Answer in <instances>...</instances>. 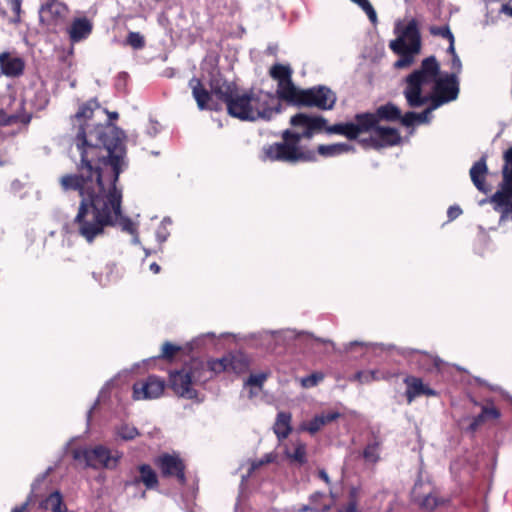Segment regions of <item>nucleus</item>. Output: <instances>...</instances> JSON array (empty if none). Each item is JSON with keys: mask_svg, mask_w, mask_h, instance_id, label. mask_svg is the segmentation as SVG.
Segmentation results:
<instances>
[{"mask_svg": "<svg viewBox=\"0 0 512 512\" xmlns=\"http://www.w3.org/2000/svg\"><path fill=\"white\" fill-rule=\"evenodd\" d=\"M100 107L96 99L83 103L75 118L84 120L75 136L80 156L77 172L63 175L59 182L63 191H77L81 198L73 226L88 243L104 234L106 227L120 226L134 233V224L122 212V189L117 187L120 174L127 168L126 147L122 132L112 125L87 123Z\"/></svg>", "mask_w": 512, "mask_h": 512, "instance_id": "obj_1", "label": "nucleus"}, {"mask_svg": "<svg viewBox=\"0 0 512 512\" xmlns=\"http://www.w3.org/2000/svg\"><path fill=\"white\" fill-rule=\"evenodd\" d=\"M402 93L410 108L422 107L428 101H434V107H440L457 99L459 80L455 73L441 75L438 60L429 56L404 78Z\"/></svg>", "mask_w": 512, "mask_h": 512, "instance_id": "obj_2", "label": "nucleus"}, {"mask_svg": "<svg viewBox=\"0 0 512 512\" xmlns=\"http://www.w3.org/2000/svg\"><path fill=\"white\" fill-rule=\"evenodd\" d=\"M326 122V119L322 116H309L304 113L292 116L290 124L302 131L284 130L282 133L283 142L273 143L263 149L265 159L288 163L310 160V154L305 152L300 146L302 139H310L315 132L322 131L323 129H326L328 133L344 135L345 123L326 127Z\"/></svg>", "mask_w": 512, "mask_h": 512, "instance_id": "obj_3", "label": "nucleus"}, {"mask_svg": "<svg viewBox=\"0 0 512 512\" xmlns=\"http://www.w3.org/2000/svg\"><path fill=\"white\" fill-rule=\"evenodd\" d=\"M227 113L242 121L270 120L280 112L281 104L273 94L264 92H238L227 104Z\"/></svg>", "mask_w": 512, "mask_h": 512, "instance_id": "obj_4", "label": "nucleus"}, {"mask_svg": "<svg viewBox=\"0 0 512 512\" xmlns=\"http://www.w3.org/2000/svg\"><path fill=\"white\" fill-rule=\"evenodd\" d=\"M395 33L398 36L390 41L389 48L399 56V59L394 62L393 67L395 69L409 68L414 64L415 57L421 51V35L417 20L411 19L403 28L400 27V23H397Z\"/></svg>", "mask_w": 512, "mask_h": 512, "instance_id": "obj_5", "label": "nucleus"}, {"mask_svg": "<svg viewBox=\"0 0 512 512\" xmlns=\"http://www.w3.org/2000/svg\"><path fill=\"white\" fill-rule=\"evenodd\" d=\"M72 457L87 468L115 470L123 457V453L98 444L75 448L72 450Z\"/></svg>", "mask_w": 512, "mask_h": 512, "instance_id": "obj_6", "label": "nucleus"}, {"mask_svg": "<svg viewBox=\"0 0 512 512\" xmlns=\"http://www.w3.org/2000/svg\"><path fill=\"white\" fill-rule=\"evenodd\" d=\"M503 182L501 188L492 196L491 201L502 217L512 220V147L504 154Z\"/></svg>", "mask_w": 512, "mask_h": 512, "instance_id": "obj_7", "label": "nucleus"}, {"mask_svg": "<svg viewBox=\"0 0 512 512\" xmlns=\"http://www.w3.org/2000/svg\"><path fill=\"white\" fill-rule=\"evenodd\" d=\"M39 21L51 31H57L65 25L69 8L59 0H44L39 7Z\"/></svg>", "mask_w": 512, "mask_h": 512, "instance_id": "obj_8", "label": "nucleus"}, {"mask_svg": "<svg viewBox=\"0 0 512 512\" xmlns=\"http://www.w3.org/2000/svg\"><path fill=\"white\" fill-rule=\"evenodd\" d=\"M301 106L317 107L321 110H331L336 102V94L326 86L312 87L303 90Z\"/></svg>", "mask_w": 512, "mask_h": 512, "instance_id": "obj_9", "label": "nucleus"}, {"mask_svg": "<svg viewBox=\"0 0 512 512\" xmlns=\"http://www.w3.org/2000/svg\"><path fill=\"white\" fill-rule=\"evenodd\" d=\"M154 463L159 468L162 477H176L180 484L186 483L185 464L178 455L164 453L158 456Z\"/></svg>", "mask_w": 512, "mask_h": 512, "instance_id": "obj_10", "label": "nucleus"}, {"mask_svg": "<svg viewBox=\"0 0 512 512\" xmlns=\"http://www.w3.org/2000/svg\"><path fill=\"white\" fill-rule=\"evenodd\" d=\"M165 381L155 375L148 376L143 381L133 385V398L135 400H148L159 398L165 389Z\"/></svg>", "mask_w": 512, "mask_h": 512, "instance_id": "obj_11", "label": "nucleus"}, {"mask_svg": "<svg viewBox=\"0 0 512 512\" xmlns=\"http://www.w3.org/2000/svg\"><path fill=\"white\" fill-rule=\"evenodd\" d=\"M169 387L181 398L198 399V392L193 388L187 368L170 372Z\"/></svg>", "mask_w": 512, "mask_h": 512, "instance_id": "obj_12", "label": "nucleus"}, {"mask_svg": "<svg viewBox=\"0 0 512 512\" xmlns=\"http://www.w3.org/2000/svg\"><path fill=\"white\" fill-rule=\"evenodd\" d=\"M143 484L146 489L152 490L158 487V477L149 464H140L135 470H130L129 478L124 481V487H136Z\"/></svg>", "mask_w": 512, "mask_h": 512, "instance_id": "obj_13", "label": "nucleus"}, {"mask_svg": "<svg viewBox=\"0 0 512 512\" xmlns=\"http://www.w3.org/2000/svg\"><path fill=\"white\" fill-rule=\"evenodd\" d=\"M401 136L396 128L376 127L370 135L369 142L374 148L390 147L399 144Z\"/></svg>", "mask_w": 512, "mask_h": 512, "instance_id": "obj_14", "label": "nucleus"}, {"mask_svg": "<svg viewBox=\"0 0 512 512\" xmlns=\"http://www.w3.org/2000/svg\"><path fill=\"white\" fill-rule=\"evenodd\" d=\"M425 484L419 480L414 484V487L411 492V497L413 502L418 504L421 508L425 510H433L439 504L438 498L432 493L431 488L427 491L422 492V488Z\"/></svg>", "mask_w": 512, "mask_h": 512, "instance_id": "obj_15", "label": "nucleus"}, {"mask_svg": "<svg viewBox=\"0 0 512 512\" xmlns=\"http://www.w3.org/2000/svg\"><path fill=\"white\" fill-rule=\"evenodd\" d=\"M25 63L22 58L13 56L9 52L0 53V71L8 77H18L24 71Z\"/></svg>", "mask_w": 512, "mask_h": 512, "instance_id": "obj_16", "label": "nucleus"}, {"mask_svg": "<svg viewBox=\"0 0 512 512\" xmlns=\"http://www.w3.org/2000/svg\"><path fill=\"white\" fill-rule=\"evenodd\" d=\"M93 23L86 17L75 18L69 26L67 32L69 39L73 43L80 42L89 37L92 33Z\"/></svg>", "mask_w": 512, "mask_h": 512, "instance_id": "obj_17", "label": "nucleus"}, {"mask_svg": "<svg viewBox=\"0 0 512 512\" xmlns=\"http://www.w3.org/2000/svg\"><path fill=\"white\" fill-rule=\"evenodd\" d=\"M211 89L213 94L227 104L239 91L234 82H228L223 79H213L211 81Z\"/></svg>", "mask_w": 512, "mask_h": 512, "instance_id": "obj_18", "label": "nucleus"}, {"mask_svg": "<svg viewBox=\"0 0 512 512\" xmlns=\"http://www.w3.org/2000/svg\"><path fill=\"white\" fill-rule=\"evenodd\" d=\"M404 383L407 385L405 395L408 403H411L416 397L420 395H436V392L428 386H425L420 378L408 376L404 379Z\"/></svg>", "mask_w": 512, "mask_h": 512, "instance_id": "obj_19", "label": "nucleus"}, {"mask_svg": "<svg viewBox=\"0 0 512 512\" xmlns=\"http://www.w3.org/2000/svg\"><path fill=\"white\" fill-rule=\"evenodd\" d=\"M487 173L488 169L485 157H481L477 162H475L469 171L471 181L475 187L483 193H488L490 191V189L485 185Z\"/></svg>", "mask_w": 512, "mask_h": 512, "instance_id": "obj_20", "label": "nucleus"}, {"mask_svg": "<svg viewBox=\"0 0 512 512\" xmlns=\"http://www.w3.org/2000/svg\"><path fill=\"white\" fill-rule=\"evenodd\" d=\"M339 417L340 413L337 411H329L327 413L318 414L309 422L303 423L300 426V430L307 431L310 434H315L321 430L323 426L337 420Z\"/></svg>", "mask_w": 512, "mask_h": 512, "instance_id": "obj_21", "label": "nucleus"}, {"mask_svg": "<svg viewBox=\"0 0 512 512\" xmlns=\"http://www.w3.org/2000/svg\"><path fill=\"white\" fill-rule=\"evenodd\" d=\"M277 95L279 99L286 100L292 104L301 106V98H302V92L303 90H300L295 87V85L292 82V79L278 84L277 87Z\"/></svg>", "mask_w": 512, "mask_h": 512, "instance_id": "obj_22", "label": "nucleus"}, {"mask_svg": "<svg viewBox=\"0 0 512 512\" xmlns=\"http://www.w3.org/2000/svg\"><path fill=\"white\" fill-rule=\"evenodd\" d=\"M14 103L17 105L15 109L10 110V120L13 124H23L27 126L33 117V111L27 109V102L24 98H21L17 103L15 97H13Z\"/></svg>", "mask_w": 512, "mask_h": 512, "instance_id": "obj_23", "label": "nucleus"}, {"mask_svg": "<svg viewBox=\"0 0 512 512\" xmlns=\"http://www.w3.org/2000/svg\"><path fill=\"white\" fill-rule=\"evenodd\" d=\"M292 415L289 412H279L277 414L273 431L279 441L286 439L292 431Z\"/></svg>", "mask_w": 512, "mask_h": 512, "instance_id": "obj_24", "label": "nucleus"}, {"mask_svg": "<svg viewBox=\"0 0 512 512\" xmlns=\"http://www.w3.org/2000/svg\"><path fill=\"white\" fill-rule=\"evenodd\" d=\"M187 370L193 385L205 384L207 381L212 379L211 370H209L207 365L201 361H193Z\"/></svg>", "mask_w": 512, "mask_h": 512, "instance_id": "obj_25", "label": "nucleus"}, {"mask_svg": "<svg viewBox=\"0 0 512 512\" xmlns=\"http://www.w3.org/2000/svg\"><path fill=\"white\" fill-rule=\"evenodd\" d=\"M189 87L192 90V95L197 102L200 110L208 108V103L211 99V95L207 89L204 88L200 79L193 77L189 81Z\"/></svg>", "mask_w": 512, "mask_h": 512, "instance_id": "obj_26", "label": "nucleus"}, {"mask_svg": "<svg viewBox=\"0 0 512 512\" xmlns=\"http://www.w3.org/2000/svg\"><path fill=\"white\" fill-rule=\"evenodd\" d=\"M228 371L236 374L244 373L249 368V361L242 353L230 354L227 356Z\"/></svg>", "mask_w": 512, "mask_h": 512, "instance_id": "obj_27", "label": "nucleus"}, {"mask_svg": "<svg viewBox=\"0 0 512 512\" xmlns=\"http://www.w3.org/2000/svg\"><path fill=\"white\" fill-rule=\"evenodd\" d=\"M375 114L378 121H398L401 118V110L391 102L378 107Z\"/></svg>", "mask_w": 512, "mask_h": 512, "instance_id": "obj_28", "label": "nucleus"}, {"mask_svg": "<svg viewBox=\"0 0 512 512\" xmlns=\"http://www.w3.org/2000/svg\"><path fill=\"white\" fill-rule=\"evenodd\" d=\"M391 374L381 370H365L356 373L355 378L362 384H368L372 381L387 380Z\"/></svg>", "mask_w": 512, "mask_h": 512, "instance_id": "obj_29", "label": "nucleus"}, {"mask_svg": "<svg viewBox=\"0 0 512 512\" xmlns=\"http://www.w3.org/2000/svg\"><path fill=\"white\" fill-rule=\"evenodd\" d=\"M356 125L360 129V134L369 130H374L379 123L375 113H361L355 116Z\"/></svg>", "mask_w": 512, "mask_h": 512, "instance_id": "obj_30", "label": "nucleus"}, {"mask_svg": "<svg viewBox=\"0 0 512 512\" xmlns=\"http://www.w3.org/2000/svg\"><path fill=\"white\" fill-rule=\"evenodd\" d=\"M325 498V494L322 492H315L310 496L309 504L302 505L298 512H325L330 509V504H316L317 499Z\"/></svg>", "mask_w": 512, "mask_h": 512, "instance_id": "obj_31", "label": "nucleus"}, {"mask_svg": "<svg viewBox=\"0 0 512 512\" xmlns=\"http://www.w3.org/2000/svg\"><path fill=\"white\" fill-rule=\"evenodd\" d=\"M45 508H50L52 512H66L67 508L63 502V497L59 491L52 492L44 501Z\"/></svg>", "mask_w": 512, "mask_h": 512, "instance_id": "obj_32", "label": "nucleus"}, {"mask_svg": "<svg viewBox=\"0 0 512 512\" xmlns=\"http://www.w3.org/2000/svg\"><path fill=\"white\" fill-rule=\"evenodd\" d=\"M270 76L278 82V84L292 79V69L289 66L275 64L270 69Z\"/></svg>", "mask_w": 512, "mask_h": 512, "instance_id": "obj_33", "label": "nucleus"}, {"mask_svg": "<svg viewBox=\"0 0 512 512\" xmlns=\"http://www.w3.org/2000/svg\"><path fill=\"white\" fill-rule=\"evenodd\" d=\"M287 457L292 461L302 465L306 463V444L297 442L292 452H287Z\"/></svg>", "mask_w": 512, "mask_h": 512, "instance_id": "obj_34", "label": "nucleus"}, {"mask_svg": "<svg viewBox=\"0 0 512 512\" xmlns=\"http://www.w3.org/2000/svg\"><path fill=\"white\" fill-rule=\"evenodd\" d=\"M380 443L373 441L366 445L363 450V458L370 463H376L379 460Z\"/></svg>", "mask_w": 512, "mask_h": 512, "instance_id": "obj_35", "label": "nucleus"}, {"mask_svg": "<svg viewBox=\"0 0 512 512\" xmlns=\"http://www.w3.org/2000/svg\"><path fill=\"white\" fill-rule=\"evenodd\" d=\"M49 103V98L44 91H38L35 93L34 98L30 101L32 111H42Z\"/></svg>", "mask_w": 512, "mask_h": 512, "instance_id": "obj_36", "label": "nucleus"}, {"mask_svg": "<svg viewBox=\"0 0 512 512\" xmlns=\"http://www.w3.org/2000/svg\"><path fill=\"white\" fill-rule=\"evenodd\" d=\"M116 434L123 440H133L139 435V431L136 427L128 424H122L116 429Z\"/></svg>", "mask_w": 512, "mask_h": 512, "instance_id": "obj_37", "label": "nucleus"}, {"mask_svg": "<svg viewBox=\"0 0 512 512\" xmlns=\"http://www.w3.org/2000/svg\"><path fill=\"white\" fill-rule=\"evenodd\" d=\"M227 356L209 361L206 365L211 370L212 378L219 373L228 371Z\"/></svg>", "mask_w": 512, "mask_h": 512, "instance_id": "obj_38", "label": "nucleus"}, {"mask_svg": "<svg viewBox=\"0 0 512 512\" xmlns=\"http://www.w3.org/2000/svg\"><path fill=\"white\" fill-rule=\"evenodd\" d=\"M351 2L357 4L368 16L369 20L372 24L377 23V13L369 0H350Z\"/></svg>", "mask_w": 512, "mask_h": 512, "instance_id": "obj_39", "label": "nucleus"}, {"mask_svg": "<svg viewBox=\"0 0 512 512\" xmlns=\"http://www.w3.org/2000/svg\"><path fill=\"white\" fill-rule=\"evenodd\" d=\"M126 44L136 50L142 49L145 46L144 36L139 32H129L126 38Z\"/></svg>", "mask_w": 512, "mask_h": 512, "instance_id": "obj_40", "label": "nucleus"}, {"mask_svg": "<svg viewBox=\"0 0 512 512\" xmlns=\"http://www.w3.org/2000/svg\"><path fill=\"white\" fill-rule=\"evenodd\" d=\"M430 33L434 36H440L447 40H452L454 38L449 26H431L429 29Z\"/></svg>", "mask_w": 512, "mask_h": 512, "instance_id": "obj_41", "label": "nucleus"}, {"mask_svg": "<svg viewBox=\"0 0 512 512\" xmlns=\"http://www.w3.org/2000/svg\"><path fill=\"white\" fill-rule=\"evenodd\" d=\"M324 378L322 373H312L306 377L301 378V385L304 388H311L316 386Z\"/></svg>", "mask_w": 512, "mask_h": 512, "instance_id": "obj_42", "label": "nucleus"}, {"mask_svg": "<svg viewBox=\"0 0 512 512\" xmlns=\"http://www.w3.org/2000/svg\"><path fill=\"white\" fill-rule=\"evenodd\" d=\"M480 415L483 417L484 421H488L490 419H498L501 416L500 411L493 405H483L481 409Z\"/></svg>", "mask_w": 512, "mask_h": 512, "instance_id": "obj_43", "label": "nucleus"}, {"mask_svg": "<svg viewBox=\"0 0 512 512\" xmlns=\"http://www.w3.org/2000/svg\"><path fill=\"white\" fill-rule=\"evenodd\" d=\"M267 377H268L267 373L252 374V375L249 376V378L245 382V385L255 386L259 390H261V388H262L264 382L266 381Z\"/></svg>", "mask_w": 512, "mask_h": 512, "instance_id": "obj_44", "label": "nucleus"}, {"mask_svg": "<svg viewBox=\"0 0 512 512\" xmlns=\"http://www.w3.org/2000/svg\"><path fill=\"white\" fill-rule=\"evenodd\" d=\"M317 150L320 155L325 157L340 155L336 143L330 145H319Z\"/></svg>", "mask_w": 512, "mask_h": 512, "instance_id": "obj_45", "label": "nucleus"}, {"mask_svg": "<svg viewBox=\"0 0 512 512\" xmlns=\"http://www.w3.org/2000/svg\"><path fill=\"white\" fill-rule=\"evenodd\" d=\"M9 4L14 14V17L11 19V22L17 24L21 21L22 0H9Z\"/></svg>", "mask_w": 512, "mask_h": 512, "instance_id": "obj_46", "label": "nucleus"}, {"mask_svg": "<svg viewBox=\"0 0 512 512\" xmlns=\"http://www.w3.org/2000/svg\"><path fill=\"white\" fill-rule=\"evenodd\" d=\"M359 135H360V129L358 128L356 123H353V122L345 123V128H344V136L345 137H347L350 140H354V139H357Z\"/></svg>", "mask_w": 512, "mask_h": 512, "instance_id": "obj_47", "label": "nucleus"}, {"mask_svg": "<svg viewBox=\"0 0 512 512\" xmlns=\"http://www.w3.org/2000/svg\"><path fill=\"white\" fill-rule=\"evenodd\" d=\"M429 106L420 113H417V121L418 123H428L430 121V115L433 110L438 107H434V101H428Z\"/></svg>", "mask_w": 512, "mask_h": 512, "instance_id": "obj_48", "label": "nucleus"}, {"mask_svg": "<svg viewBox=\"0 0 512 512\" xmlns=\"http://www.w3.org/2000/svg\"><path fill=\"white\" fill-rule=\"evenodd\" d=\"M401 124L405 127H411L418 123L417 121V113L413 111H408L404 115H401V118L399 119Z\"/></svg>", "mask_w": 512, "mask_h": 512, "instance_id": "obj_49", "label": "nucleus"}, {"mask_svg": "<svg viewBox=\"0 0 512 512\" xmlns=\"http://www.w3.org/2000/svg\"><path fill=\"white\" fill-rule=\"evenodd\" d=\"M180 350V347L171 344L170 342H166L162 346V354L161 357L170 359L172 358L176 352Z\"/></svg>", "mask_w": 512, "mask_h": 512, "instance_id": "obj_50", "label": "nucleus"}, {"mask_svg": "<svg viewBox=\"0 0 512 512\" xmlns=\"http://www.w3.org/2000/svg\"><path fill=\"white\" fill-rule=\"evenodd\" d=\"M483 417L478 414L477 416L473 417L471 423L469 424L467 430L471 433H474L477 431V429L484 423Z\"/></svg>", "mask_w": 512, "mask_h": 512, "instance_id": "obj_51", "label": "nucleus"}, {"mask_svg": "<svg viewBox=\"0 0 512 512\" xmlns=\"http://www.w3.org/2000/svg\"><path fill=\"white\" fill-rule=\"evenodd\" d=\"M450 69H451V73H455V75L458 77V74L462 70V63H461V60L458 57V55H454V57H452L451 63H450Z\"/></svg>", "mask_w": 512, "mask_h": 512, "instance_id": "obj_52", "label": "nucleus"}, {"mask_svg": "<svg viewBox=\"0 0 512 512\" xmlns=\"http://www.w3.org/2000/svg\"><path fill=\"white\" fill-rule=\"evenodd\" d=\"M272 459H271V456L270 455H266L263 459H261L260 461H255L251 464V467L249 469V473L248 475H251L253 471H255L256 469H258L260 466L266 464V463H269L271 462Z\"/></svg>", "mask_w": 512, "mask_h": 512, "instance_id": "obj_53", "label": "nucleus"}, {"mask_svg": "<svg viewBox=\"0 0 512 512\" xmlns=\"http://www.w3.org/2000/svg\"><path fill=\"white\" fill-rule=\"evenodd\" d=\"M461 214H462L461 208L456 205L450 206L447 211V216H448L449 220H454L457 217H459Z\"/></svg>", "mask_w": 512, "mask_h": 512, "instance_id": "obj_54", "label": "nucleus"}, {"mask_svg": "<svg viewBox=\"0 0 512 512\" xmlns=\"http://www.w3.org/2000/svg\"><path fill=\"white\" fill-rule=\"evenodd\" d=\"M0 124L4 126L13 124L12 120H10V112L8 113L3 109H0Z\"/></svg>", "mask_w": 512, "mask_h": 512, "instance_id": "obj_55", "label": "nucleus"}, {"mask_svg": "<svg viewBox=\"0 0 512 512\" xmlns=\"http://www.w3.org/2000/svg\"><path fill=\"white\" fill-rule=\"evenodd\" d=\"M336 145L338 147L340 155L354 150V148L347 143H336Z\"/></svg>", "mask_w": 512, "mask_h": 512, "instance_id": "obj_56", "label": "nucleus"}, {"mask_svg": "<svg viewBox=\"0 0 512 512\" xmlns=\"http://www.w3.org/2000/svg\"><path fill=\"white\" fill-rule=\"evenodd\" d=\"M500 13H503L507 16L512 17V0H510L508 3H505L501 6Z\"/></svg>", "mask_w": 512, "mask_h": 512, "instance_id": "obj_57", "label": "nucleus"}, {"mask_svg": "<svg viewBox=\"0 0 512 512\" xmlns=\"http://www.w3.org/2000/svg\"><path fill=\"white\" fill-rule=\"evenodd\" d=\"M156 235L159 242H164L167 239L168 233L164 231V228H159Z\"/></svg>", "mask_w": 512, "mask_h": 512, "instance_id": "obj_58", "label": "nucleus"}, {"mask_svg": "<svg viewBox=\"0 0 512 512\" xmlns=\"http://www.w3.org/2000/svg\"><path fill=\"white\" fill-rule=\"evenodd\" d=\"M318 477L323 480L326 484H330V479L327 472L324 469L318 471Z\"/></svg>", "mask_w": 512, "mask_h": 512, "instance_id": "obj_59", "label": "nucleus"}, {"mask_svg": "<svg viewBox=\"0 0 512 512\" xmlns=\"http://www.w3.org/2000/svg\"><path fill=\"white\" fill-rule=\"evenodd\" d=\"M340 512H356V503L350 502L347 506H345Z\"/></svg>", "mask_w": 512, "mask_h": 512, "instance_id": "obj_60", "label": "nucleus"}, {"mask_svg": "<svg viewBox=\"0 0 512 512\" xmlns=\"http://www.w3.org/2000/svg\"><path fill=\"white\" fill-rule=\"evenodd\" d=\"M415 352H419V350L410 349V348H403V349H401L399 351V354H401L403 356H410L411 354H413Z\"/></svg>", "mask_w": 512, "mask_h": 512, "instance_id": "obj_61", "label": "nucleus"}, {"mask_svg": "<svg viewBox=\"0 0 512 512\" xmlns=\"http://www.w3.org/2000/svg\"><path fill=\"white\" fill-rule=\"evenodd\" d=\"M449 41V47L447 49V52L449 54H451L452 57H454V55H457L456 54V51H455V46H454V38L452 40H448Z\"/></svg>", "mask_w": 512, "mask_h": 512, "instance_id": "obj_62", "label": "nucleus"}, {"mask_svg": "<svg viewBox=\"0 0 512 512\" xmlns=\"http://www.w3.org/2000/svg\"><path fill=\"white\" fill-rule=\"evenodd\" d=\"M28 504V502H25L21 506L13 508L11 512H25L28 507Z\"/></svg>", "mask_w": 512, "mask_h": 512, "instance_id": "obj_63", "label": "nucleus"}, {"mask_svg": "<svg viewBox=\"0 0 512 512\" xmlns=\"http://www.w3.org/2000/svg\"><path fill=\"white\" fill-rule=\"evenodd\" d=\"M150 270L154 273V274H157L160 272V266L156 263V262H153L150 264L149 266Z\"/></svg>", "mask_w": 512, "mask_h": 512, "instance_id": "obj_64", "label": "nucleus"}]
</instances>
